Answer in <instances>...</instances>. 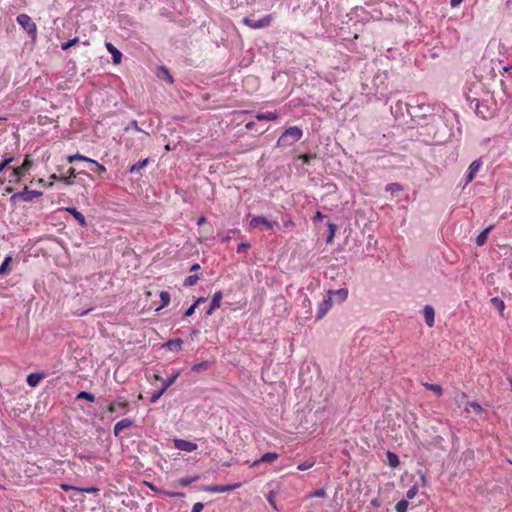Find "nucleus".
<instances>
[{"instance_id":"f257e3e1","label":"nucleus","mask_w":512,"mask_h":512,"mask_svg":"<svg viewBox=\"0 0 512 512\" xmlns=\"http://www.w3.org/2000/svg\"><path fill=\"white\" fill-rule=\"evenodd\" d=\"M303 136L302 130L293 126L286 129L277 141V147H288L298 142Z\"/></svg>"},{"instance_id":"f03ea898","label":"nucleus","mask_w":512,"mask_h":512,"mask_svg":"<svg viewBox=\"0 0 512 512\" xmlns=\"http://www.w3.org/2000/svg\"><path fill=\"white\" fill-rule=\"evenodd\" d=\"M17 23L35 40L37 37V26L31 17L25 13L19 14L16 18Z\"/></svg>"},{"instance_id":"7ed1b4c3","label":"nucleus","mask_w":512,"mask_h":512,"mask_svg":"<svg viewBox=\"0 0 512 512\" xmlns=\"http://www.w3.org/2000/svg\"><path fill=\"white\" fill-rule=\"evenodd\" d=\"M31 166H32V161H31L29 155H26L22 165L17 168H13L11 170L9 182L10 183H13V182L18 183L21 180L22 176L31 168Z\"/></svg>"},{"instance_id":"20e7f679","label":"nucleus","mask_w":512,"mask_h":512,"mask_svg":"<svg viewBox=\"0 0 512 512\" xmlns=\"http://www.w3.org/2000/svg\"><path fill=\"white\" fill-rule=\"evenodd\" d=\"M42 192L29 190L27 187L23 191L17 192L11 196V201L22 200L24 202H31L34 199L40 197Z\"/></svg>"},{"instance_id":"39448f33","label":"nucleus","mask_w":512,"mask_h":512,"mask_svg":"<svg viewBox=\"0 0 512 512\" xmlns=\"http://www.w3.org/2000/svg\"><path fill=\"white\" fill-rule=\"evenodd\" d=\"M250 227L257 228L260 225H263L266 230H272L279 225L277 221H270L265 216H254L250 222Z\"/></svg>"},{"instance_id":"423d86ee","label":"nucleus","mask_w":512,"mask_h":512,"mask_svg":"<svg viewBox=\"0 0 512 512\" xmlns=\"http://www.w3.org/2000/svg\"><path fill=\"white\" fill-rule=\"evenodd\" d=\"M242 486V483H234L229 485H209L203 488L204 491L209 493H225L236 490Z\"/></svg>"},{"instance_id":"0eeeda50","label":"nucleus","mask_w":512,"mask_h":512,"mask_svg":"<svg viewBox=\"0 0 512 512\" xmlns=\"http://www.w3.org/2000/svg\"><path fill=\"white\" fill-rule=\"evenodd\" d=\"M331 307H332V298H331V296H327L318 305L316 319L321 320L328 313V311L331 309Z\"/></svg>"},{"instance_id":"6e6552de","label":"nucleus","mask_w":512,"mask_h":512,"mask_svg":"<svg viewBox=\"0 0 512 512\" xmlns=\"http://www.w3.org/2000/svg\"><path fill=\"white\" fill-rule=\"evenodd\" d=\"M117 408H121L125 411L129 410V401L124 397H118L116 401L111 402L108 407L107 411L109 413H115Z\"/></svg>"},{"instance_id":"1a4fd4ad","label":"nucleus","mask_w":512,"mask_h":512,"mask_svg":"<svg viewBox=\"0 0 512 512\" xmlns=\"http://www.w3.org/2000/svg\"><path fill=\"white\" fill-rule=\"evenodd\" d=\"M174 446L176 449L181 450V451H186V452H192L197 449L196 443H193V442H190L187 440H183V439H175Z\"/></svg>"},{"instance_id":"9d476101","label":"nucleus","mask_w":512,"mask_h":512,"mask_svg":"<svg viewBox=\"0 0 512 512\" xmlns=\"http://www.w3.org/2000/svg\"><path fill=\"white\" fill-rule=\"evenodd\" d=\"M134 422L131 419L125 418L118 421L113 428V433L116 437H119L124 429L132 427Z\"/></svg>"},{"instance_id":"9b49d317","label":"nucleus","mask_w":512,"mask_h":512,"mask_svg":"<svg viewBox=\"0 0 512 512\" xmlns=\"http://www.w3.org/2000/svg\"><path fill=\"white\" fill-rule=\"evenodd\" d=\"M328 296H331V298L338 302L342 303L344 302L348 297V289L346 288H340L338 290H329Z\"/></svg>"},{"instance_id":"f8f14e48","label":"nucleus","mask_w":512,"mask_h":512,"mask_svg":"<svg viewBox=\"0 0 512 512\" xmlns=\"http://www.w3.org/2000/svg\"><path fill=\"white\" fill-rule=\"evenodd\" d=\"M222 297L223 294L221 291H217L214 293L210 307L206 312L207 315H211L216 309L220 308Z\"/></svg>"},{"instance_id":"ddd939ff","label":"nucleus","mask_w":512,"mask_h":512,"mask_svg":"<svg viewBox=\"0 0 512 512\" xmlns=\"http://www.w3.org/2000/svg\"><path fill=\"white\" fill-rule=\"evenodd\" d=\"M279 455L275 452H267L261 456L260 459L255 460L252 463V467L257 466L260 463H272L278 459Z\"/></svg>"},{"instance_id":"4468645a","label":"nucleus","mask_w":512,"mask_h":512,"mask_svg":"<svg viewBox=\"0 0 512 512\" xmlns=\"http://www.w3.org/2000/svg\"><path fill=\"white\" fill-rule=\"evenodd\" d=\"M425 323L428 327H433L435 323V311L432 306L426 305L423 310Z\"/></svg>"},{"instance_id":"2eb2a0df","label":"nucleus","mask_w":512,"mask_h":512,"mask_svg":"<svg viewBox=\"0 0 512 512\" xmlns=\"http://www.w3.org/2000/svg\"><path fill=\"white\" fill-rule=\"evenodd\" d=\"M66 211L74 217V219L80 224L81 227L87 226V222L84 215L81 212H79L76 208L68 207L66 208Z\"/></svg>"},{"instance_id":"dca6fc26","label":"nucleus","mask_w":512,"mask_h":512,"mask_svg":"<svg viewBox=\"0 0 512 512\" xmlns=\"http://www.w3.org/2000/svg\"><path fill=\"white\" fill-rule=\"evenodd\" d=\"M107 50L111 53L114 64H120L122 60V53L110 42L106 43Z\"/></svg>"},{"instance_id":"f3484780","label":"nucleus","mask_w":512,"mask_h":512,"mask_svg":"<svg viewBox=\"0 0 512 512\" xmlns=\"http://www.w3.org/2000/svg\"><path fill=\"white\" fill-rule=\"evenodd\" d=\"M46 377L45 373H31L27 376V384L30 387H36L42 379Z\"/></svg>"},{"instance_id":"a211bd4d","label":"nucleus","mask_w":512,"mask_h":512,"mask_svg":"<svg viewBox=\"0 0 512 512\" xmlns=\"http://www.w3.org/2000/svg\"><path fill=\"white\" fill-rule=\"evenodd\" d=\"M481 165H482V163L480 160H475L470 164L469 172H468L467 179H466L467 183L471 182L474 179V177H475L476 173L479 171Z\"/></svg>"},{"instance_id":"6ab92c4d","label":"nucleus","mask_w":512,"mask_h":512,"mask_svg":"<svg viewBox=\"0 0 512 512\" xmlns=\"http://www.w3.org/2000/svg\"><path fill=\"white\" fill-rule=\"evenodd\" d=\"M183 341L180 338L172 339L167 341L164 344V347H166L170 351L179 352L182 349Z\"/></svg>"},{"instance_id":"aec40b11","label":"nucleus","mask_w":512,"mask_h":512,"mask_svg":"<svg viewBox=\"0 0 512 512\" xmlns=\"http://www.w3.org/2000/svg\"><path fill=\"white\" fill-rule=\"evenodd\" d=\"M76 178V170L75 168L71 167L69 168L68 172H67V176H61L59 178V181L63 182L65 185H72L74 184V180Z\"/></svg>"},{"instance_id":"412c9836","label":"nucleus","mask_w":512,"mask_h":512,"mask_svg":"<svg viewBox=\"0 0 512 512\" xmlns=\"http://www.w3.org/2000/svg\"><path fill=\"white\" fill-rule=\"evenodd\" d=\"M494 228L493 225H490L489 227H487L485 230H483L477 237H476V240H475V243L477 246H482L485 244L486 240H487V237L489 235V233L492 231V229Z\"/></svg>"},{"instance_id":"4be33fe9","label":"nucleus","mask_w":512,"mask_h":512,"mask_svg":"<svg viewBox=\"0 0 512 512\" xmlns=\"http://www.w3.org/2000/svg\"><path fill=\"white\" fill-rule=\"evenodd\" d=\"M279 115L276 112H265V113H258L256 115V119L259 121H276L278 120Z\"/></svg>"},{"instance_id":"5701e85b","label":"nucleus","mask_w":512,"mask_h":512,"mask_svg":"<svg viewBox=\"0 0 512 512\" xmlns=\"http://www.w3.org/2000/svg\"><path fill=\"white\" fill-rule=\"evenodd\" d=\"M422 385L427 389L436 394L437 397H441L443 395V388L438 384H432L428 382H423Z\"/></svg>"},{"instance_id":"b1692460","label":"nucleus","mask_w":512,"mask_h":512,"mask_svg":"<svg viewBox=\"0 0 512 512\" xmlns=\"http://www.w3.org/2000/svg\"><path fill=\"white\" fill-rule=\"evenodd\" d=\"M273 20V16L271 14H268L266 16H264L263 18H261L260 20L256 21L255 25H253L255 27V29H260V28H264V27H267L271 24Z\"/></svg>"},{"instance_id":"393cba45","label":"nucleus","mask_w":512,"mask_h":512,"mask_svg":"<svg viewBox=\"0 0 512 512\" xmlns=\"http://www.w3.org/2000/svg\"><path fill=\"white\" fill-rule=\"evenodd\" d=\"M148 163H149V159H148V158H146V159H144V160H142V161H138L137 163H134V164L130 167L129 171H130V173H137V172H139L142 168H144L145 166H147V165H148Z\"/></svg>"},{"instance_id":"a878e982","label":"nucleus","mask_w":512,"mask_h":512,"mask_svg":"<svg viewBox=\"0 0 512 512\" xmlns=\"http://www.w3.org/2000/svg\"><path fill=\"white\" fill-rule=\"evenodd\" d=\"M387 459H388V464L392 468H395V467H397L400 464V460H399L398 455L393 453V452H391V451L387 452Z\"/></svg>"},{"instance_id":"bb28decb","label":"nucleus","mask_w":512,"mask_h":512,"mask_svg":"<svg viewBox=\"0 0 512 512\" xmlns=\"http://www.w3.org/2000/svg\"><path fill=\"white\" fill-rule=\"evenodd\" d=\"M67 160L69 163H73L75 161H85V162H88L90 163L91 162V158H88L82 154H79V153H76L74 155H70L67 157Z\"/></svg>"},{"instance_id":"cd10ccee","label":"nucleus","mask_w":512,"mask_h":512,"mask_svg":"<svg viewBox=\"0 0 512 512\" xmlns=\"http://www.w3.org/2000/svg\"><path fill=\"white\" fill-rule=\"evenodd\" d=\"M160 298H161V305L156 308V310H160L166 306H168V304L170 303V294L167 292V291H162L160 293Z\"/></svg>"},{"instance_id":"c85d7f7f","label":"nucleus","mask_w":512,"mask_h":512,"mask_svg":"<svg viewBox=\"0 0 512 512\" xmlns=\"http://www.w3.org/2000/svg\"><path fill=\"white\" fill-rule=\"evenodd\" d=\"M12 261V257L8 256L4 259L2 265L0 266V275H7L9 272V264Z\"/></svg>"},{"instance_id":"c756f323","label":"nucleus","mask_w":512,"mask_h":512,"mask_svg":"<svg viewBox=\"0 0 512 512\" xmlns=\"http://www.w3.org/2000/svg\"><path fill=\"white\" fill-rule=\"evenodd\" d=\"M468 407L472 408V410L476 413V414H481L483 412V408L481 407V405L477 402H474V401H471V402H468L467 403V407L465 408V411L466 412H469V409Z\"/></svg>"},{"instance_id":"7c9ffc66","label":"nucleus","mask_w":512,"mask_h":512,"mask_svg":"<svg viewBox=\"0 0 512 512\" xmlns=\"http://www.w3.org/2000/svg\"><path fill=\"white\" fill-rule=\"evenodd\" d=\"M179 372H175L172 376L163 381L162 388L166 391L178 378Z\"/></svg>"},{"instance_id":"2f4dec72","label":"nucleus","mask_w":512,"mask_h":512,"mask_svg":"<svg viewBox=\"0 0 512 512\" xmlns=\"http://www.w3.org/2000/svg\"><path fill=\"white\" fill-rule=\"evenodd\" d=\"M198 479H199V476H194V477H183V478H180V479L178 480V484H179L180 486L185 487V486H188V485H190L191 483H193V482L197 481Z\"/></svg>"},{"instance_id":"473e14b6","label":"nucleus","mask_w":512,"mask_h":512,"mask_svg":"<svg viewBox=\"0 0 512 512\" xmlns=\"http://www.w3.org/2000/svg\"><path fill=\"white\" fill-rule=\"evenodd\" d=\"M407 509H408V500H406V499L400 500L395 506L396 512H407Z\"/></svg>"},{"instance_id":"72a5a7b5","label":"nucleus","mask_w":512,"mask_h":512,"mask_svg":"<svg viewBox=\"0 0 512 512\" xmlns=\"http://www.w3.org/2000/svg\"><path fill=\"white\" fill-rule=\"evenodd\" d=\"M199 280L198 275H190L184 280V286L191 287L194 286Z\"/></svg>"},{"instance_id":"f704fd0d","label":"nucleus","mask_w":512,"mask_h":512,"mask_svg":"<svg viewBox=\"0 0 512 512\" xmlns=\"http://www.w3.org/2000/svg\"><path fill=\"white\" fill-rule=\"evenodd\" d=\"M77 399H85L89 402H94L95 396L90 392L82 391L77 395Z\"/></svg>"},{"instance_id":"c9c22d12","label":"nucleus","mask_w":512,"mask_h":512,"mask_svg":"<svg viewBox=\"0 0 512 512\" xmlns=\"http://www.w3.org/2000/svg\"><path fill=\"white\" fill-rule=\"evenodd\" d=\"M491 302L499 310L500 313H502L504 311L505 304L501 299L494 297L491 299Z\"/></svg>"},{"instance_id":"e433bc0d","label":"nucleus","mask_w":512,"mask_h":512,"mask_svg":"<svg viewBox=\"0 0 512 512\" xmlns=\"http://www.w3.org/2000/svg\"><path fill=\"white\" fill-rule=\"evenodd\" d=\"M275 496H276L275 492L274 491H270L267 494L266 498H267V501L269 502V504L272 506V508L274 510L278 511L279 509H278V507L276 505Z\"/></svg>"},{"instance_id":"4c0bfd02","label":"nucleus","mask_w":512,"mask_h":512,"mask_svg":"<svg viewBox=\"0 0 512 512\" xmlns=\"http://www.w3.org/2000/svg\"><path fill=\"white\" fill-rule=\"evenodd\" d=\"M314 464H315V461H305V462L299 464L297 466V469L299 471H305V470L312 468L314 466Z\"/></svg>"},{"instance_id":"58836bf2","label":"nucleus","mask_w":512,"mask_h":512,"mask_svg":"<svg viewBox=\"0 0 512 512\" xmlns=\"http://www.w3.org/2000/svg\"><path fill=\"white\" fill-rule=\"evenodd\" d=\"M79 42V38L75 37L61 45L62 50H68L72 46L76 45Z\"/></svg>"},{"instance_id":"ea45409f","label":"nucleus","mask_w":512,"mask_h":512,"mask_svg":"<svg viewBox=\"0 0 512 512\" xmlns=\"http://www.w3.org/2000/svg\"><path fill=\"white\" fill-rule=\"evenodd\" d=\"M326 495H327V493H326L325 489L321 488V489H317L314 492L310 493L307 497L308 498H312V497L324 498V497H326Z\"/></svg>"},{"instance_id":"a19ab883","label":"nucleus","mask_w":512,"mask_h":512,"mask_svg":"<svg viewBox=\"0 0 512 512\" xmlns=\"http://www.w3.org/2000/svg\"><path fill=\"white\" fill-rule=\"evenodd\" d=\"M208 366H209L208 362L204 361L201 363L194 364L192 366V370L195 372H199L201 370H206L208 368Z\"/></svg>"},{"instance_id":"79ce46f5","label":"nucleus","mask_w":512,"mask_h":512,"mask_svg":"<svg viewBox=\"0 0 512 512\" xmlns=\"http://www.w3.org/2000/svg\"><path fill=\"white\" fill-rule=\"evenodd\" d=\"M91 164L95 166V171L99 174L106 172V167L100 163H98L96 160L91 159Z\"/></svg>"},{"instance_id":"37998d69","label":"nucleus","mask_w":512,"mask_h":512,"mask_svg":"<svg viewBox=\"0 0 512 512\" xmlns=\"http://www.w3.org/2000/svg\"><path fill=\"white\" fill-rule=\"evenodd\" d=\"M418 493V487L413 485L406 493V500L413 499Z\"/></svg>"},{"instance_id":"c03bdc74","label":"nucleus","mask_w":512,"mask_h":512,"mask_svg":"<svg viewBox=\"0 0 512 512\" xmlns=\"http://www.w3.org/2000/svg\"><path fill=\"white\" fill-rule=\"evenodd\" d=\"M166 391L161 388L159 391L153 393V395L151 396V399H150V402L151 403H155L157 402V400L165 393Z\"/></svg>"},{"instance_id":"a18cd8bd","label":"nucleus","mask_w":512,"mask_h":512,"mask_svg":"<svg viewBox=\"0 0 512 512\" xmlns=\"http://www.w3.org/2000/svg\"><path fill=\"white\" fill-rule=\"evenodd\" d=\"M386 190L391 192L400 191L401 186L397 183H391L386 186Z\"/></svg>"},{"instance_id":"49530a36","label":"nucleus","mask_w":512,"mask_h":512,"mask_svg":"<svg viewBox=\"0 0 512 512\" xmlns=\"http://www.w3.org/2000/svg\"><path fill=\"white\" fill-rule=\"evenodd\" d=\"M14 160L13 157H8V158H5L1 163H0V172H2L6 166H8L12 161Z\"/></svg>"},{"instance_id":"de8ad7c7","label":"nucleus","mask_w":512,"mask_h":512,"mask_svg":"<svg viewBox=\"0 0 512 512\" xmlns=\"http://www.w3.org/2000/svg\"><path fill=\"white\" fill-rule=\"evenodd\" d=\"M243 24L252 28V29H255V27L253 25H255L256 21L253 20V19H250L249 17H245L243 18L242 20Z\"/></svg>"},{"instance_id":"09e8293b","label":"nucleus","mask_w":512,"mask_h":512,"mask_svg":"<svg viewBox=\"0 0 512 512\" xmlns=\"http://www.w3.org/2000/svg\"><path fill=\"white\" fill-rule=\"evenodd\" d=\"M250 248V244L249 243H240L237 247V252L238 253H244L247 249Z\"/></svg>"},{"instance_id":"8fccbe9b","label":"nucleus","mask_w":512,"mask_h":512,"mask_svg":"<svg viewBox=\"0 0 512 512\" xmlns=\"http://www.w3.org/2000/svg\"><path fill=\"white\" fill-rule=\"evenodd\" d=\"M196 307H197V303H194L193 305H191V306H190V307L185 311L184 315H185L186 317H190V316H192V315L194 314V312H195Z\"/></svg>"},{"instance_id":"3c124183","label":"nucleus","mask_w":512,"mask_h":512,"mask_svg":"<svg viewBox=\"0 0 512 512\" xmlns=\"http://www.w3.org/2000/svg\"><path fill=\"white\" fill-rule=\"evenodd\" d=\"M204 508V505L201 502H197L193 505L191 512H201Z\"/></svg>"},{"instance_id":"603ef678","label":"nucleus","mask_w":512,"mask_h":512,"mask_svg":"<svg viewBox=\"0 0 512 512\" xmlns=\"http://www.w3.org/2000/svg\"><path fill=\"white\" fill-rule=\"evenodd\" d=\"M329 228H330V235H329V237H328V239H327V242H331V241H332V239H333V237H334V233H335V228H336V226H335L334 224H330V225H329Z\"/></svg>"},{"instance_id":"864d4df0","label":"nucleus","mask_w":512,"mask_h":512,"mask_svg":"<svg viewBox=\"0 0 512 512\" xmlns=\"http://www.w3.org/2000/svg\"><path fill=\"white\" fill-rule=\"evenodd\" d=\"M164 494L171 498L183 496V493L180 492H164Z\"/></svg>"},{"instance_id":"5fc2aeb1","label":"nucleus","mask_w":512,"mask_h":512,"mask_svg":"<svg viewBox=\"0 0 512 512\" xmlns=\"http://www.w3.org/2000/svg\"><path fill=\"white\" fill-rule=\"evenodd\" d=\"M60 487L64 491H70V490H75L76 489L75 487H73L71 485H68V484H61Z\"/></svg>"},{"instance_id":"6e6d98bb","label":"nucleus","mask_w":512,"mask_h":512,"mask_svg":"<svg viewBox=\"0 0 512 512\" xmlns=\"http://www.w3.org/2000/svg\"><path fill=\"white\" fill-rule=\"evenodd\" d=\"M38 182H39V184L44 185V186H47V187H49V188L53 186V181H50V182H48V183H47V182H45L43 179H39V181H38Z\"/></svg>"},{"instance_id":"4d7b16f0","label":"nucleus","mask_w":512,"mask_h":512,"mask_svg":"<svg viewBox=\"0 0 512 512\" xmlns=\"http://www.w3.org/2000/svg\"><path fill=\"white\" fill-rule=\"evenodd\" d=\"M162 71L164 72V74H167V81H169L170 83L173 82V79H172V76L170 75V73L168 72V70L166 68H162Z\"/></svg>"},{"instance_id":"13d9d810","label":"nucleus","mask_w":512,"mask_h":512,"mask_svg":"<svg viewBox=\"0 0 512 512\" xmlns=\"http://www.w3.org/2000/svg\"><path fill=\"white\" fill-rule=\"evenodd\" d=\"M200 268H201V267H200V265H199L198 263H195V264H193V265L191 266V268H190V272L198 271V270H200Z\"/></svg>"},{"instance_id":"bf43d9fd","label":"nucleus","mask_w":512,"mask_h":512,"mask_svg":"<svg viewBox=\"0 0 512 512\" xmlns=\"http://www.w3.org/2000/svg\"><path fill=\"white\" fill-rule=\"evenodd\" d=\"M283 225H284V227H286V228H291V227H293V226H294V222H293V221H291V220H288V221H285V222L283 223Z\"/></svg>"},{"instance_id":"052dcab7","label":"nucleus","mask_w":512,"mask_h":512,"mask_svg":"<svg viewBox=\"0 0 512 512\" xmlns=\"http://www.w3.org/2000/svg\"><path fill=\"white\" fill-rule=\"evenodd\" d=\"M462 1H463V0H451V1H450V5H451L452 7H456V6H458Z\"/></svg>"},{"instance_id":"680f3d73","label":"nucleus","mask_w":512,"mask_h":512,"mask_svg":"<svg viewBox=\"0 0 512 512\" xmlns=\"http://www.w3.org/2000/svg\"><path fill=\"white\" fill-rule=\"evenodd\" d=\"M206 222V218L204 216L200 217L197 221L199 226L203 225Z\"/></svg>"},{"instance_id":"e2e57ef3","label":"nucleus","mask_w":512,"mask_h":512,"mask_svg":"<svg viewBox=\"0 0 512 512\" xmlns=\"http://www.w3.org/2000/svg\"><path fill=\"white\" fill-rule=\"evenodd\" d=\"M323 218H324V215L320 211H318L315 215V219L322 220Z\"/></svg>"},{"instance_id":"0e129e2a","label":"nucleus","mask_w":512,"mask_h":512,"mask_svg":"<svg viewBox=\"0 0 512 512\" xmlns=\"http://www.w3.org/2000/svg\"><path fill=\"white\" fill-rule=\"evenodd\" d=\"M301 159H303L304 162H308L310 159V156L307 154H303L300 156Z\"/></svg>"},{"instance_id":"69168bd1","label":"nucleus","mask_w":512,"mask_h":512,"mask_svg":"<svg viewBox=\"0 0 512 512\" xmlns=\"http://www.w3.org/2000/svg\"><path fill=\"white\" fill-rule=\"evenodd\" d=\"M60 177H61V176H57L56 174H52V175L50 176V180H51V181H53V182H54L55 180H58V181H59V178H60Z\"/></svg>"},{"instance_id":"338daca9","label":"nucleus","mask_w":512,"mask_h":512,"mask_svg":"<svg viewBox=\"0 0 512 512\" xmlns=\"http://www.w3.org/2000/svg\"><path fill=\"white\" fill-rule=\"evenodd\" d=\"M205 301H206V298H204V297H200V298H198V299L195 301V303H197V306H198L200 303H203V302H205Z\"/></svg>"},{"instance_id":"774afa93","label":"nucleus","mask_w":512,"mask_h":512,"mask_svg":"<svg viewBox=\"0 0 512 512\" xmlns=\"http://www.w3.org/2000/svg\"><path fill=\"white\" fill-rule=\"evenodd\" d=\"M254 125H255V123H254V122H248V123L246 124V128H247L248 130H251V129L254 127Z\"/></svg>"}]
</instances>
